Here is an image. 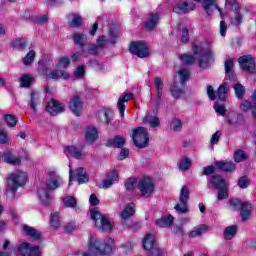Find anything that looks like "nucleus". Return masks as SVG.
I'll return each instance as SVG.
<instances>
[{
	"label": "nucleus",
	"mask_w": 256,
	"mask_h": 256,
	"mask_svg": "<svg viewBox=\"0 0 256 256\" xmlns=\"http://www.w3.org/2000/svg\"><path fill=\"white\" fill-rule=\"evenodd\" d=\"M236 235H237V226L235 225L228 226L224 230V239H226L227 241L233 239V237H235Z\"/></svg>",
	"instance_id": "4c0bfd02"
},
{
	"label": "nucleus",
	"mask_w": 256,
	"mask_h": 256,
	"mask_svg": "<svg viewBox=\"0 0 256 256\" xmlns=\"http://www.w3.org/2000/svg\"><path fill=\"white\" fill-rule=\"evenodd\" d=\"M46 110L50 115H59L65 111V105L59 101L51 100L46 106Z\"/></svg>",
	"instance_id": "6ab92c4d"
},
{
	"label": "nucleus",
	"mask_w": 256,
	"mask_h": 256,
	"mask_svg": "<svg viewBox=\"0 0 256 256\" xmlns=\"http://www.w3.org/2000/svg\"><path fill=\"white\" fill-rule=\"evenodd\" d=\"M129 51L132 53V55H136L141 59L149 56V48L147 47V44L142 41L132 42L130 44Z\"/></svg>",
	"instance_id": "9b49d317"
},
{
	"label": "nucleus",
	"mask_w": 256,
	"mask_h": 256,
	"mask_svg": "<svg viewBox=\"0 0 256 256\" xmlns=\"http://www.w3.org/2000/svg\"><path fill=\"white\" fill-rule=\"evenodd\" d=\"M27 183V173L18 170L12 173L7 179V190L15 193L18 187H23Z\"/></svg>",
	"instance_id": "423d86ee"
},
{
	"label": "nucleus",
	"mask_w": 256,
	"mask_h": 256,
	"mask_svg": "<svg viewBox=\"0 0 256 256\" xmlns=\"http://www.w3.org/2000/svg\"><path fill=\"white\" fill-rule=\"evenodd\" d=\"M125 145V138L123 136H116L113 139L108 140L109 147H117L118 149L123 148Z\"/></svg>",
	"instance_id": "2f4dec72"
},
{
	"label": "nucleus",
	"mask_w": 256,
	"mask_h": 256,
	"mask_svg": "<svg viewBox=\"0 0 256 256\" xmlns=\"http://www.w3.org/2000/svg\"><path fill=\"white\" fill-rule=\"evenodd\" d=\"M143 249L147 256H162L163 250L157 245V240L153 234H146L142 240Z\"/></svg>",
	"instance_id": "39448f33"
},
{
	"label": "nucleus",
	"mask_w": 256,
	"mask_h": 256,
	"mask_svg": "<svg viewBox=\"0 0 256 256\" xmlns=\"http://www.w3.org/2000/svg\"><path fill=\"white\" fill-rule=\"evenodd\" d=\"M170 128L175 133H179V131H181V129H183V122H181L180 119H174L172 121V123L170 124Z\"/></svg>",
	"instance_id": "864d4df0"
},
{
	"label": "nucleus",
	"mask_w": 256,
	"mask_h": 256,
	"mask_svg": "<svg viewBox=\"0 0 256 256\" xmlns=\"http://www.w3.org/2000/svg\"><path fill=\"white\" fill-rule=\"evenodd\" d=\"M133 215H135V203H128L120 214L123 225H125V221H129Z\"/></svg>",
	"instance_id": "412c9836"
},
{
	"label": "nucleus",
	"mask_w": 256,
	"mask_h": 256,
	"mask_svg": "<svg viewBox=\"0 0 256 256\" xmlns=\"http://www.w3.org/2000/svg\"><path fill=\"white\" fill-rule=\"evenodd\" d=\"M82 53H87L88 55H97V45L89 44L86 42L85 45L82 47Z\"/></svg>",
	"instance_id": "58836bf2"
},
{
	"label": "nucleus",
	"mask_w": 256,
	"mask_h": 256,
	"mask_svg": "<svg viewBox=\"0 0 256 256\" xmlns=\"http://www.w3.org/2000/svg\"><path fill=\"white\" fill-rule=\"evenodd\" d=\"M25 39L18 38L12 42V47L15 49H25Z\"/></svg>",
	"instance_id": "680f3d73"
},
{
	"label": "nucleus",
	"mask_w": 256,
	"mask_h": 256,
	"mask_svg": "<svg viewBox=\"0 0 256 256\" xmlns=\"http://www.w3.org/2000/svg\"><path fill=\"white\" fill-rule=\"evenodd\" d=\"M50 225L51 227H54V229H59V227H61V220L59 219L58 212L51 214Z\"/></svg>",
	"instance_id": "c03bdc74"
},
{
	"label": "nucleus",
	"mask_w": 256,
	"mask_h": 256,
	"mask_svg": "<svg viewBox=\"0 0 256 256\" xmlns=\"http://www.w3.org/2000/svg\"><path fill=\"white\" fill-rule=\"evenodd\" d=\"M64 153L65 155H70V157H73L74 159H81V157H83V149L76 146H67Z\"/></svg>",
	"instance_id": "c85d7f7f"
},
{
	"label": "nucleus",
	"mask_w": 256,
	"mask_h": 256,
	"mask_svg": "<svg viewBox=\"0 0 256 256\" xmlns=\"http://www.w3.org/2000/svg\"><path fill=\"white\" fill-rule=\"evenodd\" d=\"M249 183V178H247V176H242L238 180V187H240V189H247L249 187Z\"/></svg>",
	"instance_id": "052dcab7"
},
{
	"label": "nucleus",
	"mask_w": 256,
	"mask_h": 256,
	"mask_svg": "<svg viewBox=\"0 0 256 256\" xmlns=\"http://www.w3.org/2000/svg\"><path fill=\"white\" fill-rule=\"evenodd\" d=\"M0 159L8 165H21V157L13 155L11 152H5Z\"/></svg>",
	"instance_id": "bb28decb"
},
{
	"label": "nucleus",
	"mask_w": 256,
	"mask_h": 256,
	"mask_svg": "<svg viewBox=\"0 0 256 256\" xmlns=\"http://www.w3.org/2000/svg\"><path fill=\"white\" fill-rule=\"evenodd\" d=\"M72 39L75 45H79L80 47H83L87 43V36L83 33H74Z\"/></svg>",
	"instance_id": "473e14b6"
},
{
	"label": "nucleus",
	"mask_w": 256,
	"mask_h": 256,
	"mask_svg": "<svg viewBox=\"0 0 256 256\" xmlns=\"http://www.w3.org/2000/svg\"><path fill=\"white\" fill-rule=\"evenodd\" d=\"M215 167H217V169H220V171H224L226 173H232V171H235V169H237L235 163L227 160L215 162Z\"/></svg>",
	"instance_id": "393cba45"
},
{
	"label": "nucleus",
	"mask_w": 256,
	"mask_h": 256,
	"mask_svg": "<svg viewBox=\"0 0 256 256\" xmlns=\"http://www.w3.org/2000/svg\"><path fill=\"white\" fill-rule=\"evenodd\" d=\"M115 181H119V173H117V171L114 170L110 174H107L106 179L102 181L101 188L109 189L113 187Z\"/></svg>",
	"instance_id": "4be33fe9"
},
{
	"label": "nucleus",
	"mask_w": 256,
	"mask_h": 256,
	"mask_svg": "<svg viewBox=\"0 0 256 256\" xmlns=\"http://www.w3.org/2000/svg\"><path fill=\"white\" fill-rule=\"evenodd\" d=\"M63 203H64L65 207H70L72 209L77 207V199H75V197H73V196H66L63 199Z\"/></svg>",
	"instance_id": "8fccbe9b"
},
{
	"label": "nucleus",
	"mask_w": 256,
	"mask_h": 256,
	"mask_svg": "<svg viewBox=\"0 0 256 256\" xmlns=\"http://www.w3.org/2000/svg\"><path fill=\"white\" fill-rule=\"evenodd\" d=\"M117 37L118 35L115 32L110 31L109 39H107L105 36H100L97 40V45L98 47H107L109 43L115 45V43H117Z\"/></svg>",
	"instance_id": "5701e85b"
},
{
	"label": "nucleus",
	"mask_w": 256,
	"mask_h": 256,
	"mask_svg": "<svg viewBox=\"0 0 256 256\" xmlns=\"http://www.w3.org/2000/svg\"><path fill=\"white\" fill-rule=\"evenodd\" d=\"M189 195H191V193L189 192V188L187 186H183L180 191V198H179L180 203H178L174 207V209L176 211H179L180 213H188L189 212V209L187 208V203L189 201Z\"/></svg>",
	"instance_id": "f8f14e48"
},
{
	"label": "nucleus",
	"mask_w": 256,
	"mask_h": 256,
	"mask_svg": "<svg viewBox=\"0 0 256 256\" xmlns=\"http://www.w3.org/2000/svg\"><path fill=\"white\" fill-rule=\"evenodd\" d=\"M156 225L158 227H171L173 225V216L169 215L161 219L156 220Z\"/></svg>",
	"instance_id": "e433bc0d"
},
{
	"label": "nucleus",
	"mask_w": 256,
	"mask_h": 256,
	"mask_svg": "<svg viewBox=\"0 0 256 256\" xmlns=\"http://www.w3.org/2000/svg\"><path fill=\"white\" fill-rule=\"evenodd\" d=\"M202 7L207 15H213V11H219L221 17H223V12H221L216 0H203Z\"/></svg>",
	"instance_id": "aec40b11"
},
{
	"label": "nucleus",
	"mask_w": 256,
	"mask_h": 256,
	"mask_svg": "<svg viewBox=\"0 0 256 256\" xmlns=\"http://www.w3.org/2000/svg\"><path fill=\"white\" fill-rule=\"evenodd\" d=\"M177 75H178V77L180 79V83L182 85H184L186 81H189L190 73H189L188 69L182 68V69L178 70Z\"/></svg>",
	"instance_id": "a19ab883"
},
{
	"label": "nucleus",
	"mask_w": 256,
	"mask_h": 256,
	"mask_svg": "<svg viewBox=\"0 0 256 256\" xmlns=\"http://www.w3.org/2000/svg\"><path fill=\"white\" fill-rule=\"evenodd\" d=\"M86 142L91 145L97 141L98 132L97 129L93 127H88L85 132Z\"/></svg>",
	"instance_id": "c756f323"
},
{
	"label": "nucleus",
	"mask_w": 256,
	"mask_h": 256,
	"mask_svg": "<svg viewBox=\"0 0 256 256\" xmlns=\"http://www.w3.org/2000/svg\"><path fill=\"white\" fill-rule=\"evenodd\" d=\"M154 84L156 87V91L158 93V97H161V95H163V80H161V78L157 77L154 80Z\"/></svg>",
	"instance_id": "13d9d810"
},
{
	"label": "nucleus",
	"mask_w": 256,
	"mask_h": 256,
	"mask_svg": "<svg viewBox=\"0 0 256 256\" xmlns=\"http://www.w3.org/2000/svg\"><path fill=\"white\" fill-rule=\"evenodd\" d=\"M137 187L142 197H151L155 191V183L151 178H142L138 181Z\"/></svg>",
	"instance_id": "9d476101"
},
{
	"label": "nucleus",
	"mask_w": 256,
	"mask_h": 256,
	"mask_svg": "<svg viewBox=\"0 0 256 256\" xmlns=\"http://www.w3.org/2000/svg\"><path fill=\"white\" fill-rule=\"evenodd\" d=\"M18 253L22 256H39L41 252L39 251V246L24 242L19 245Z\"/></svg>",
	"instance_id": "4468645a"
},
{
	"label": "nucleus",
	"mask_w": 256,
	"mask_h": 256,
	"mask_svg": "<svg viewBox=\"0 0 256 256\" xmlns=\"http://www.w3.org/2000/svg\"><path fill=\"white\" fill-rule=\"evenodd\" d=\"M98 119L101 123H104L105 125H109L111 118L109 117V112H103L100 111L98 113Z\"/></svg>",
	"instance_id": "6e6d98bb"
},
{
	"label": "nucleus",
	"mask_w": 256,
	"mask_h": 256,
	"mask_svg": "<svg viewBox=\"0 0 256 256\" xmlns=\"http://www.w3.org/2000/svg\"><path fill=\"white\" fill-rule=\"evenodd\" d=\"M38 65L40 73L45 75L46 79H69V73L65 70H54L48 73L49 68L43 66V61L40 60Z\"/></svg>",
	"instance_id": "1a4fd4ad"
},
{
	"label": "nucleus",
	"mask_w": 256,
	"mask_h": 256,
	"mask_svg": "<svg viewBox=\"0 0 256 256\" xmlns=\"http://www.w3.org/2000/svg\"><path fill=\"white\" fill-rule=\"evenodd\" d=\"M216 189H219V192H218V199L219 201L227 198V184H225L222 188H216Z\"/></svg>",
	"instance_id": "69168bd1"
},
{
	"label": "nucleus",
	"mask_w": 256,
	"mask_h": 256,
	"mask_svg": "<svg viewBox=\"0 0 256 256\" xmlns=\"http://www.w3.org/2000/svg\"><path fill=\"white\" fill-rule=\"evenodd\" d=\"M23 230L29 237H32V239H41V232H39V230L28 225L23 226Z\"/></svg>",
	"instance_id": "72a5a7b5"
},
{
	"label": "nucleus",
	"mask_w": 256,
	"mask_h": 256,
	"mask_svg": "<svg viewBox=\"0 0 256 256\" xmlns=\"http://www.w3.org/2000/svg\"><path fill=\"white\" fill-rule=\"evenodd\" d=\"M113 238L96 239L91 238L89 242V254L95 256L109 255L113 251Z\"/></svg>",
	"instance_id": "f03ea898"
},
{
	"label": "nucleus",
	"mask_w": 256,
	"mask_h": 256,
	"mask_svg": "<svg viewBox=\"0 0 256 256\" xmlns=\"http://www.w3.org/2000/svg\"><path fill=\"white\" fill-rule=\"evenodd\" d=\"M4 121L7 123L8 127H15V125H17V117L13 114L4 115Z\"/></svg>",
	"instance_id": "3c124183"
},
{
	"label": "nucleus",
	"mask_w": 256,
	"mask_h": 256,
	"mask_svg": "<svg viewBox=\"0 0 256 256\" xmlns=\"http://www.w3.org/2000/svg\"><path fill=\"white\" fill-rule=\"evenodd\" d=\"M247 159V155L243 152V150H237L234 152V161L236 163H241V161H245Z\"/></svg>",
	"instance_id": "4d7b16f0"
},
{
	"label": "nucleus",
	"mask_w": 256,
	"mask_h": 256,
	"mask_svg": "<svg viewBox=\"0 0 256 256\" xmlns=\"http://www.w3.org/2000/svg\"><path fill=\"white\" fill-rule=\"evenodd\" d=\"M179 59H180V61H182V63H184V65H193V63H195V61H197L195 56H193L191 54H181V55H179Z\"/></svg>",
	"instance_id": "ea45409f"
},
{
	"label": "nucleus",
	"mask_w": 256,
	"mask_h": 256,
	"mask_svg": "<svg viewBox=\"0 0 256 256\" xmlns=\"http://www.w3.org/2000/svg\"><path fill=\"white\" fill-rule=\"evenodd\" d=\"M180 41L181 43H189V30L187 28L182 29Z\"/></svg>",
	"instance_id": "338daca9"
},
{
	"label": "nucleus",
	"mask_w": 256,
	"mask_h": 256,
	"mask_svg": "<svg viewBox=\"0 0 256 256\" xmlns=\"http://www.w3.org/2000/svg\"><path fill=\"white\" fill-rule=\"evenodd\" d=\"M90 215L99 231H111L113 229V223L99 212V208L92 209Z\"/></svg>",
	"instance_id": "0eeeda50"
},
{
	"label": "nucleus",
	"mask_w": 256,
	"mask_h": 256,
	"mask_svg": "<svg viewBox=\"0 0 256 256\" xmlns=\"http://www.w3.org/2000/svg\"><path fill=\"white\" fill-rule=\"evenodd\" d=\"M63 185V179L59 177L56 173H50L47 176L46 180V187L47 188H40L38 190V197L43 205H49L51 201V195L49 191H55V189H59Z\"/></svg>",
	"instance_id": "f257e3e1"
},
{
	"label": "nucleus",
	"mask_w": 256,
	"mask_h": 256,
	"mask_svg": "<svg viewBox=\"0 0 256 256\" xmlns=\"http://www.w3.org/2000/svg\"><path fill=\"white\" fill-rule=\"evenodd\" d=\"M138 183L139 181H137V178L131 177L125 180L124 186L127 191H133L135 187H137Z\"/></svg>",
	"instance_id": "37998d69"
},
{
	"label": "nucleus",
	"mask_w": 256,
	"mask_h": 256,
	"mask_svg": "<svg viewBox=\"0 0 256 256\" xmlns=\"http://www.w3.org/2000/svg\"><path fill=\"white\" fill-rule=\"evenodd\" d=\"M205 231H207V227L205 225L197 226L190 232V237H199L200 235H203Z\"/></svg>",
	"instance_id": "de8ad7c7"
},
{
	"label": "nucleus",
	"mask_w": 256,
	"mask_h": 256,
	"mask_svg": "<svg viewBox=\"0 0 256 256\" xmlns=\"http://www.w3.org/2000/svg\"><path fill=\"white\" fill-rule=\"evenodd\" d=\"M229 207L231 211H239L242 221H249L251 217V211H253V205L249 202H243L239 199H231L229 201Z\"/></svg>",
	"instance_id": "20e7f679"
},
{
	"label": "nucleus",
	"mask_w": 256,
	"mask_h": 256,
	"mask_svg": "<svg viewBox=\"0 0 256 256\" xmlns=\"http://www.w3.org/2000/svg\"><path fill=\"white\" fill-rule=\"evenodd\" d=\"M239 64L243 71L255 73V60L251 56H242L239 58Z\"/></svg>",
	"instance_id": "f3484780"
},
{
	"label": "nucleus",
	"mask_w": 256,
	"mask_h": 256,
	"mask_svg": "<svg viewBox=\"0 0 256 256\" xmlns=\"http://www.w3.org/2000/svg\"><path fill=\"white\" fill-rule=\"evenodd\" d=\"M69 179L70 181H77L79 185L89 182V176H87V171L85 168H78L73 173V170H69Z\"/></svg>",
	"instance_id": "ddd939ff"
},
{
	"label": "nucleus",
	"mask_w": 256,
	"mask_h": 256,
	"mask_svg": "<svg viewBox=\"0 0 256 256\" xmlns=\"http://www.w3.org/2000/svg\"><path fill=\"white\" fill-rule=\"evenodd\" d=\"M210 183H212L215 189H221L222 187H225V185H227L223 177H221L220 175H213Z\"/></svg>",
	"instance_id": "f704fd0d"
},
{
	"label": "nucleus",
	"mask_w": 256,
	"mask_h": 256,
	"mask_svg": "<svg viewBox=\"0 0 256 256\" xmlns=\"http://www.w3.org/2000/svg\"><path fill=\"white\" fill-rule=\"evenodd\" d=\"M68 23L70 27H80L81 23H83V19L79 14L70 13L68 15Z\"/></svg>",
	"instance_id": "7c9ffc66"
},
{
	"label": "nucleus",
	"mask_w": 256,
	"mask_h": 256,
	"mask_svg": "<svg viewBox=\"0 0 256 256\" xmlns=\"http://www.w3.org/2000/svg\"><path fill=\"white\" fill-rule=\"evenodd\" d=\"M160 19H161V17L158 12H152L149 15L148 20L146 22L147 31H153V29H155V27H157V25H159Z\"/></svg>",
	"instance_id": "a878e982"
},
{
	"label": "nucleus",
	"mask_w": 256,
	"mask_h": 256,
	"mask_svg": "<svg viewBox=\"0 0 256 256\" xmlns=\"http://www.w3.org/2000/svg\"><path fill=\"white\" fill-rule=\"evenodd\" d=\"M41 103V97L39 96V92L32 90L30 92V98L28 100V107L33 111V113H37V105Z\"/></svg>",
	"instance_id": "b1692460"
},
{
	"label": "nucleus",
	"mask_w": 256,
	"mask_h": 256,
	"mask_svg": "<svg viewBox=\"0 0 256 256\" xmlns=\"http://www.w3.org/2000/svg\"><path fill=\"white\" fill-rule=\"evenodd\" d=\"M192 161L190 158H182L178 164L180 171H187L191 167Z\"/></svg>",
	"instance_id": "a18cd8bd"
},
{
	"label": "nucleus",
	"mask_w": 256,
	"mask_h": 256,
	"mask_svg": "<svg viewBox=\"0 0 256 256\" xmlns=\"http://www.w3.org/2000/svg\"><path fill=\"white\" fill-rule=\"evenodd\" d=\"M233 89L235 91L236 97H238V99H243V96L245 95V87H243V85L240 83H237L233 86Z\"/></svg>",
	"instance_id": "603ef678"
},
{
	"label": "nucleus",
	"mask_w": 256,
	"mask_h": 256,
	"mask_svg": "<svg viewBox=\"0 0 256 256\" xmlns=\"http://www.w3.org/2000/svg\"><path fill=\"white\" fill-rule=\"evenodd\" d=\"M221 135H222V133H221V131H216L213 135H212V137H211V139H210V144L213 146V145H217L218 143H219V140L221 139Z\"/></svg>",
	"instance_id": "0e129e2a"
},
{
	"label": "nucleus",
	"mask_w": 256,
	"mask_h": 256,
	"mask_svg": "<svg viewBox=\"0 0 256 256\" xmlns=\"http://www.w3.org/2000/svg\"><path fill=\"white\" fill-rule=\"evenodd\" d=\"M192 51L198 57V65L201 69H209L211 67V62L213 61L212 51L205 50L203 45L197 43L192 44Z\"/></svg>",
	"instance_id": "7ed1b4c3"
},
{
	"label": "nucleus",
	"mask_w": 256,
	"mask_h": 256,
	"mask_svg": "<svg viewBox=\"0 0 256 256\" xmlns=\"http://www.w3.org/2000/svg\"><path fill=\"white\" fill-rule=\"evenodd\" d=\"M69 65H71V60H69V57L63 56L59 58L57 67H61L62 69H67Z\"/></svg>",
	"instance_id": "5fc2aeb1"
},
{
	"label": "nucleus",
	"mask_w": 256,
	"mask_h": 256,
	"mask_svg": "<svg viewBox=\"0 0 256 256\" xmlns=\"http://www.w3.org/2000/svg\"><path fill=\"white\" fill-rule=\"evenodd\" d=\"M214 110L216 111V113H218V115H221L222 117H224V115H226L227 113V109L225 108V106L219 103L214 104Z\"/></svg>",
	"instance_id": "e2e57ef3"
},
{
	"label": "nucleus",
	"mask_w": 256,
	"mask_h": 256,
	"mask_svg": "<svg viewBox=\"0 0 256 256\" xmlns=\"http://www.w3.org/2000/svg\"><path fill=\"white\" fill-rule=\"evenodd\" d=\"M20 87H31V83H33V78L28 74H24L20 79Z\"/></svg>",
	"instance_id": "49530a36"
},
{
	"label": "nucleus",
	"mask_w": 256,
	"mask_h": 256,
	"mask_svg": "<svg viewBox=\"0 0 256 256\" xmlns=\"http://www.w3.org/2000/svg\"><path fill=\"white\" fill-rule=\"evenodd\" d=\"M132 141L139 149H145L149 145V132L143 127H138L133 130Z\"/></svg>",
	"instance_id": "6e6552de"
},
{
	"label": "nucleus",
	"mask_w": 256,
	"mask_h": 256,
	"mask_svg": "<svg viewBox=\"0 0 256 256\" xmlns=\"http://www.w3.org/2000/svg\"><path fill=\"white\" fill-rule=\"evenodd\" d=\"M144 123H149L150 127H152V129H155L157 127H159L160 125V121L159 118L155 117V116H148L145 118Z\"/></svg>",
	"instance_id": "09e8293b"
},
{
	"label": "nucleus",
	"mask_w": 256,
	"mask_h": 256,
	"mask_svg": "<svg viewBox=\"0 0 256 256\" xmlns=\"http://www.w3.org/2000/svg\"><path fill=\"white\" fill-rule=\"evenodd\" d=\"M35 60V51L31 50L24 58L23 63L24 65H31L32 62Z\"/></svg>",
	"instance_id": "bf43d9fd"
},
{
	"label": "nucleus",
	"mask_w": 256,
	"mask_h": 256,
	"mask_svg": "<svg viewBox=\"0 0 256 256\" xmlns=\"http://www.w3.org/2000/svg\"><path fill=\"white\" fill-rule=\"evenodd\" d=\"M131 99H133L132 93H126L119 98L117 108L119 109L121 117L125 116V103H127V101H131Z\"/></svg>",
	"instance_id": "cd10ccee"
},
{
	"label": "nucleus",
	"mask_w": 256,
	"mask_h": 256,
	"mask_svg": "<svg viewBox=\"0 0 256 256\" xmlns=\"http://www.w3.org/2000/svg\"><path fill=\"white\" fill-rule=\"evenodd\" d=\"M172 96L174 97V99H179L181 97V95H183V90L173 86L172 89Z\"/></svg>",
	"instance_id": "774afa93"
},
{
	"label": "nucleus",
	"mask_w": 256,
	"mask_h": 256,
	"mask_svg": "<svg viewBox=\"0 0 256 256\" xmlns=\"http://www.w3.org/2000/svg\"><path fill=\"white\" fill-rule=\"evenodd\" d=\"M227 91H229V85L224 82L219 86L217 90L218 99H220V101H225L227 97Z\"/></svg>",
	"instance_id": "c9c22d12"
},
{
	"label": "nucleus",
	"mask_w": 256,
	"mask_h": 256,
	"mask_svg": "<svg viewBox=\"0 0 256 256\" xmlns=\"http://www.w3.org/2000/svg\"><path fill=\"white\" fill-rule=\"evenodd\" d=\"M69 108L76 117H79L81 115V111H83V101H81V98L79 95H74L70 102H69Z\"/></svg>",
	"instance_id": "a211bd4d"
},
{
	"label": "nucleus",
	"mask_w": 256,
	"mask_h": 256,
	"mask_svg": "<svg viewBox=\"0 0 256 256\" xmlns=\"http://www.w3.org/2000/svg\"><path fill=\"white\" fill-rule=\"evenodd\" d=\"M195 7L191 4H188L187 2L180 0L177 1L174 5L172 11L173 13H176L177 15H187L190 11H193Z\"/></svg>",
	"instance_id": "dca6fc26"
},
{
	"label": "nucleus",
	"mask_w": 256,
	"mask_h": 256,
	"mask_svg": "<svg viewBox=\"0 0 256 256\" xmlns=\"http://www.w3.org/2000/svg\"><path fill=\"white\" fill-rule=\"evenodd\" d=\"M239 119H241V115L237 114L236 112L228 113V125H239Z\"/></svg>",
	"instance_id": "79ce46f5"
},
{
	"label": "nucleus",
	"mask_w": 256,
	"mask_h": 256,
	"mask_svg": "<svg viewBox=\"0 0 256 256\" xmlns=\"http://www.w3.org/2000/svg\"><path fill=\"white\" fill-rule=\"evenodd\" d=\"M226 4L229 5L231 11L234 13V16L232 17L234 25H239L241 21H243V14L239 13L241 11L239 3H237V0H226Z\"/></svg>",
	"instance_id": "2eb2a0df"
}]
</instances>
